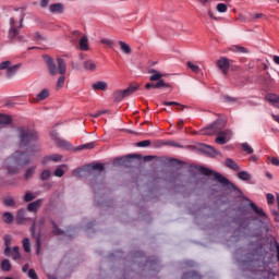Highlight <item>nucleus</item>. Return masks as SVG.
Returning a JSON list of instances; mask_svg holds the SVG:
<instances>
[{
  "instance_id": "nucleus-1",
  "label": "nucleus",
  "mask_w": 279,
  "mask_h": 279,
  "mask_svg": "<svg viewBox=\"0 0 279 279\" xmlns=\"http://www.w3.org/2000/svg\"><path fill=\"white\" fill-rule=\"evenodd\" d=\"M38 133L32 129H20V147H26V151H16L13 157L5 160V169L8 173L14 175L19 173V167L29 165V157L36 151H40V147L36 144Z\"/></svg>"
},
{
  "instance_id": "nucleus-2",
  "label": "nucleus",
  "mask_w": 279,
  "mask_h": 279,
  "mask_svg": "<svg viewBox=\"0 0 279 279\" xmlns=\"http://www.w3.org/2000/svg\"><path fill=\"white\" fill-rule=\"evenodd\" d=\"M198 171L203 175H214V180L219 182L222 186H226L229 191H239V187L234 185V183L230 182V180H228L226 177L221 175V173L215 172L203 166L198 168Z\"/></svg>"
},
{
  "instance_id": "nucleus-3",
  "label": "nucleus",
  "mask_w": 279,
  "mask_h": 279,
  "mask_svg": "<svg viewBox=\"0 0 279 279\" xmlns=\"http://www.w3.org/2000/svg\"><path fill=\"white\" fill-rule=\"evenodd\" d=\"M165 74L160 72H155L153 75L149 76V82L146 83L145 88L146 90H149L151 88H171V84L165 83Z\"/></svg>"
},
{
  "instance_id": "nucleus-4",
  "label": "nucleus",
  "mask_w": 279,
  "mask_h": 279,
  "mask_svg": "<svg viewBox=\"0 0 279 279\" xmlns=\"http://www.w3.org/2000/svg\"><path fill=\"white\" fill-rule=\"evenodd\" d=\"M138 88H141V85L138 83H131L126 89L117 90L113 94V99L114 101H123L125 97H130V95H134V93H136Z\"/></svg>"
},
{
  "instance_id": "nucleus-5",
  "label": "nucleus",
  "mask_w": 279,
  "mask_h": 279,
  "mask_svg": "<svg viewBox=\"0 0 279 279\" xmlns=\"http://www.w3.org/2000/svg\"><path fill=\"white\" fill-rule=\"evenodd\" d=\"M223 128H226V121L222 119H218L217 121L205 128L202 132L206 136H213V134H219L223 132Z\"/></svg>"
},
{
  "instance_id": "nucleus-6",
  "label": "nucleus",
  "mask_w": 279,
  "mask_h": 279,
  "mask_svg": "<svg viewBox=\"0 0 279 279\" xmlns=\"http://www.w3.org/2000/svg\"><path fill=\"white\" fill-rule=\"evenodd\" d=\"M217 134L218 136L216 137L215 143H217L218 145H226V143H228L232 136V131L225 130Z\"/></svg>"
},
{
  "instance_id": "nucleus-7",
  "label": "nucleus",
  "mask_w": 279,
  "mask_h": 279,
  "mask_svg": "<svg viewBox=\"0 0 279 279\" xmlns=\"http://www.w3.org/2000/svg\"><path fill=\"white\" fill-rule=\"evenodd\" d=\"M23 64L17 63L12 65L11 61H3L0 63V71H19V69H22Z\"/></svg>"
},
{
  "instance_id": "nucleus-8",
  "label": "nucleus",
  "mask_w": 279,
  "mask_h": 279,
  "mask_svg": "<svg viewBox=\"0 0 279 279\" xmlns=\"http://www.w3.org/2000/svg\"><path fill=\"white\" fill-rule=\"evenodd\" d=\"M43 198H38L37 201L29 203L27 205L28 213H38V208L43 206Z\"/></svg>"
},
{
  "instance_id": "nucleus-9",
  "label": "nucleus",
  "mask_w": 279,
  "mask_h": 279,
  "mask_svg": "<svg viewBox=\"0 0 279 279\" xmlns=\"http://www.w3.org/2000/svg\"><path fill=\"white\" fill-rule=\"evenodd\" d=\"M43 60L45 64L48 68V71H56V62L53 61V58L49 54H43Z\"/></svg>"
},
{
  "instance_id": "nucleus-10",
  "label": "nucleus",
  "mask_w": 279,
  "mask_h": 279,
  "mask_svg": "<svg viewBox=\"0 0 279 279\" xmlns=\"http://www.w3.org/2000/svg\"><path fill=\"white\" fill-rule=\"evenodd\" d=\"M4 251L3 254L4 256H10V253L12 252V247H10V245H12V235L10 234H5L4 235Z\"/></svg>"
},
{
  "instance_id": "nucleus-11",
  "label": "nucleus",
  "mask_w": 279,
  "mask_h": 279,
  "mask_svg": "<svg viewBox=\"0 0 279 279\" xmlns=\"http://www.w3.org/2000/svg\"><path fill=\"white\" fill-rule=\"evenodd\" d=\"M217 66L218 69H220L221 71H228V69H230V59L228 58H220L218 61H217Z\"/></svg>"
},
{
  "instance_id": "nucleus-12",
  "label": "nucleus",
  "mask_w": 279,
  "mask_h": 279,
  "mask_svg": "<svg viewBox=\"0 0 279 279\" xmlns=\"http://www.w3.org/2000/svg\"><path fill=\"white\" fill-rule=\"evenodd\" d=\"M266 101L271 104L275 108H279V96L277 94H267Z\"/></svg>"
},
{
  "instance_id": "nucleus-13",
  "label": "nucleus",
  "mask_w": 279,
  "mask_h": 279,
  "mask_svg": "<svg viewBox=\"0 0 279 279\" xmlns=\"http://www.w3.org/2000/svg\"><path fill=\"white\" fill-rule=\"evenodd\" d=\"M201 150H203L204 154H207V156H211V157L217 156V149H215V147L210 145L203 144L201 146Z\"/></svg>"
},
{
  "instance_id": "nucleus-14",
  "label": "nucleus",
  "mask_w": 279,
  "mask_h": 279,
  "mask_svg": "<svg viewBox=\"0 0 279 279\" xmlns=\"http://www.w3.org/2000/svg\"><path fill=\"white\" fill-rule=\"evenodd\" d=\"M49 10L52 14H62L64 12V5L62 3L50 4Z\"/></svg>"
},
{
  "instance_id": "nucleus-15",
  "label": "nucleus",
  "mask_w": 279,
  "mask_h": 279,
  "mask_svg": "<svg viewBox=\"0 0 279 279\" xmlns=\"http://www.w3.org/2000/svg\"><path fill=\"white\" fill-rule=\"evenodd\" d=\"M225 166L228 167V169H232V171H240L241 170L239 165L232 158H227L225 160Z\"/></svg>"
},
{
  "instance_id": "nucleus-16",
  "label": "nucleus",
  "mask_w": 279,
  "mask_h": 279,
  "mask_svg": "<svg viewBox=\"0 0 279 279\" xmlns=\"http://www.w3.org/2000/svg\"><path fill=\"white\" fill-rule=\"evenodd\" d=\"M250 207H251L252 210L255 213V215H258V217H262V219H265V217H267V215L265 214V211L263 210V208H259V207L256 206V204H254L253 202H250Z\"/></svg>"
},
{
  "instance_id": "nucleus-17",
  "label": "nucleus",
  "mask_w": 279,
  "mask_h": 279,
  "mask_svg": "<svg viewBox=\"0 0 279 279\" xmlns=\"http://www.w3.org/2000/svg\"><path fill=\"white\" fill-rule=\"evenodd\" d=\"M10 25H11V28L9 31V38L14 39L16 38V36H19V29L14 27V17L10 19Z\"/></svg>"
},
{
  "instance_id": "nucleus-18",
  "label": "nucleus",
  "mask_w": 279,
  "mask_h": 279,
  "mask_svg": "<svg viewBox=\"0 0 279 279\" xmlns=\"http://www.w3.org/2000/svg\"><path fill=\"white\" fill-rule=\"evenodd\" d=\"M3 206H7L8 208H15L16 207V201H14V197L12 196H5L2 199Z\"/></svg>"
},
{
  "instance_id": "nucleus-19",
  "label": "nucleus",
  "mask_w": 279,
  "mask_h": 279,
  "mask_svg": "<svg viewBox=\"0 0 279 279\" xmlns=\"http://www.w3.org/2000/svg\"><path fill=\"white\" fill-rule=\"evenodd\" d=\"M16 221L17 223H21L22 221H27V211L24 208L17 210Z\"/></svg>"
},
{
  "instance_id": "nucleus-20",
  "label": "nucleus",
  "mask_w": 279,
  "mask_h": 279,
  "mask_svg": "<svg viewBox=\"0 0 279 279\" xmlns=\"http://www.w3.org/2000/svg\"><path fill=\"white\" fill-rule=\"evenodd\" d=\"M20 250L21 248L19 246H14L13 248H11L9 256H11V258H13V260H21Z\"/></svg>"
},
{
  "instance_id": "nucleus-21",
  "label": "nucleus",
  "mask_w": 279,
  "mask_h": 279,
  "mask_svg": "<svg viewBox=\"0 0 279 279\" xmlns=\"http://www.w3.org/2000/svg\"><path fill=\"white\" fill-rule=\"evenodd\" d=\"M0 269L2 271H12V263H10V259H2L0 263Z\"/></svg>"
},
{
  "instance_id": "nucleus-22",
  "label": "nucleus",
  "mask_w": 279,
  "mask_h": 279,
  "mask_svg": "<svg viewBox=\"0 0 279 279\" xmlns=\"http://www.w3.org/2000/svg\"><path fill=\"white\" fill-rule=\"evenodd\" d=\"M12 123V117L0 113V125H10Z\"/></svg>"
},
{
  "instance_id": "nucleus-23",
  "label": "nucleus",
  "mask_w": 279,
  "mask_h": 279,
  "mask_svg": "<svg viewBox=\"0 0 279 279\" xmlns=\"http://www.w3.org/2000/svg\"><path fill=\"white\" fill-rule=\"evenodd\" d=\"M186 66L191 71H204V70H206V68L204 65L199 66L197 63H193L191 61L186 62Z\"/></svg>"
},
{
  "instance_id": "nucleus-24",
  "label": "nucleus",
  "mask_w": 279,
  "mask_h": 279,
  "mask_svg": "<svg viewBox=\"0 0 279 279\" xmlns=\"http://www.w3.org/2000/svg\"><path fill=\"white\" fill-rule=\"evenodd\" d=\"M120 49L123 53L126 56H130L132 53V48H130V45H128L125 41H119Z\"/></svg>"
},
{
  "instance_id": "nucleus-25",
  "label": "nucleus",
  "mask_w": 279,
  "mask_h": 279,
  "mask_svg": "<svg viewBox=\"0 0 279 279\" xmlns=\"http://www.w3.org/2000/svg\"><path fill=\"white\" fill-rule=\"evenodd\" d=\"M80 49L81 51H88V37L83 36L80 39Z\"/></svg>"
},
{
  "instance_id": "nucleus-26",
  "label": "nucleus",
  "mask_w": 279,
  "mask_h": 279,
  "mask_svg": "<svg viewBox=\"0 0 279 279\" xmlns=\"http://www.w3.org/2000/svg\"><path fill=\"white\" fill-rule=\"evenodd\" d=\"M230 49L233 53H248L247 48L239 45H234Z\"/></svg>"
},
{
  "instance_id": "nucleus-27",
  "label": "nucleus",
  "mask_w": 279,
  "mask_h": 279,
  "mask_svg": "<svg viewBox=\"0 0 279 279\" xmlns=\"http://www.w3.org/2000/svg\"><path fill=\"white\" fill-rule=\"evenodd\" d=\"M83 68L85 71H95V69H97V64L90 60H87L83 63Z\"/></svg>"
},
{
  "instance_id": "nucleus-28",
  "label": "nucleus",
  "mask_w": 279,
  "mask_h": 279,
  "mask_svg": "<svg viewBox=\"0 0 279 279\" xmlns=\"http://www.w3.org/2000/svg\"><path fill=\"white\" fill-rule=\"evenodd\" d=\"M238 178L239 180H243L244 182L252 180V175L247 171H240L238 173Z\"/></svg>"
},
{
  "instance_id": "nucleus-29",
  "label": "nucleus",
  "mask_w": 279,
  "mask_h": 279,
  "mask_svg": "<svg viewBox=\"0 0 279 279\" xmlns=\"http://www.w3.org/2000/svg\"><path fill=\"white\" fill-rule=\"evenodd\" d=\"M56 144L59 147H63V149H71V144L69 141L62 140L59 137V140L56 142Z\"/></svg>"
},
{
  "instance_id": "nucleus-30",
  "label": "nucleus",
  "mask_w": 279,
  "mask_h": 279,
  "mask_svg": "<svg viewBox=\"0 0 279 279\" xmlns=\"http://www.w3.org/2000/svg\"><path fill=\"white\" fill-rule=\"evenodd\" d=\"M64 71H60L59 72V78L57 82V88H63L64 87V80H66V77L64 76Z\"/></svg>"
},
{
  "instance_id": "nucleus-31",
  "label": "nucleus",
  "mask_w": 279,
  "mask_h": 279,
  "mask_svg": "<svg viewBox=\"0 0 279 279\" xmlns=\"http://www.w3.org/2000/svg\"><path fill=\"white\" fill-rule=\"evenodd\" d=\"M106 88H108V84H106L105 82H97L93 84L94 90H106Z\"/></svg>"
},
{
  "instance_id": "nucleus-32",
  "label": "nucleus",
  "mask_w": 279,
  "mask_h": 279,
  "mask_svg": "<svg viewBox=\"0 0 279 279\" xmlns=\"http://www.w3.org/2000/svg\"><path fill=\"white\" fill-rule=\"evenodd\" d=\"M2 219H3L4 223H12V221H14V216H12V213L5 211L2 215Z\"/></svg>"
},
{
  "instance_id": "nucleus-33",
  "label": "nucleus",
  "mask_w": 279,
  "mask_h": 279,
  "mask_svg": "<svg viewBox=\"0 0 279 279\" xmlns=\"http://www.w3.org/2000/svg\"><path fill=\"white\" fill-rule=\"evenodd\" d=\"M47 97H49V89L45 88L37 95V101H44Z\"/></svg>"
},
{
  "instance_id": "nucleus-34",
  "label": "nucleus",
  "mask_w": 279,
  "mask_h": 279,
  "mask_svg": "<svg viewBox=\"0 0 279 279\" xmlns=\"http://www.w3.org/2000/svg\"><path fill=\"white\" fill-rule=\"evenodd\" d=\"M57 64H58V71H66V63L64 62V59L57 58Z\"/></svg>"
},
{
  "instance_id": "nucleus-35",
  "label": "nucleus",
  "mask_w": 279,
  "mask_h": 279,
  "mask_svg": "<svg viewBox=\"0 0 279 279\" xmlns=\"http://www.w3.org/2000/svg\"><path fill=\"white\" fill-rule=\"evenodd\" d=\"M94 148H95V142H90V143L77 146L78 151H82V149H94Z\"/></svg>"
},
{
  "instance_id": "nucleus-36",
  "label": "nucleus",
  "mask_w": 279,
  "mask_h": 279,
  "mask_svg": "<svg viewBox=\"0 0 279 279\" xmlns=\"http://www.w3.org/2000/svg\"><path fill=\"white\" fill-rule=\"evenodd\" d=\"M163 106H178V110H184V108H186V106L181 105L180 102L177 101H165Z\"/></svg>"
},
{
  "instance_id": "nucleus-37",
  "label": "nucleus",
  "mask_w": 279,
  "mask_h": 279,
  "mask_svg": "<svg viewBox=\"0 0 279 279\" xmlns=\"http://www.w3.org/2000/svg\"><path fill=\"white\" fill-rule=\"evenodd\" d=\"M22 243H23L24 252H26L27 254L28 252H32V244L29 243L28 238H25Z\"/></svg>"
},
{
  "instance_id": "nucleus-38",
  "label": "nucleus",
  "mask_w": 279,
  "mask_h": 279,
  "mask_svg": "<svg viewBox=\"0 0 279 279\" xmlns=\"http://www.w3.org/2000/svg\"><path fill=\"white\" fill-rule=\"evenodd\" d=\"M46 160H52V162H60V160H62V155H50L48 157H46Z\"/></svg>"
},
{
  "instance_id": "nucleus-39",
  "label": "nucleus",
  "mask_w": 279,
  "mask_h": 279,
  "mask_svg": "<svg viewBox=\"0 0 279 279\" xmlns=\"http://www.w3.org/2000/svg\"><path fill=\"white\" fill-rule=\"evenodd\" d=\"M51 223L53 228V231H52L53 234H56L57 236H60V234H64V231L58 228V225H56V221H51Z\"/></svg>"
},
{
  "instance_id": "nucleus-40",
  "label": "nucleus",
  "mask_w": 279,
  "mask_h": 279,
  "mask_svg": "<svg viewBox=\"0 0 279 279\" xmlns=\"http://www.w3.org/2000/svg\"><path fill=\"white\" fill-rule=\"evenodd\" d=\"M51 178V171L50 170H44L40 174V180L46 182V180H49Z\"/></svg>"
},
{
  "instance_id": "nucleus-41",
  "label": "nucleus",
  "mask_w": 279,
  "mask_h": 279,
  "mask_svg": "<svg viewBox=\"0 0 279 279\" xmlns=\"http://www.w3.org/2000/svg\"><path fill=\"white\" fill-rule=\"evenodd\" d=\"M243 151H245L246 154H254V148H252V146H250V144L247 143H243L241 145Z\"/></svg>"
},
{
  "instance_id": "nucleus-42",
  "label": "nucleus",
  "mask_w": 279,
  "mask_h": 279,
  "mask_svg": "<svg viewBox=\"0 0 279 279\" xmlns=\"http://www.w3.org/2000/svg\"><path fill=\"white\" fill-rule=\"evenodd\" d=\"M217 12L225 13L228 12V5L226 3H218L216 5Z\"/></svg>"
},
{
  "instance_id": "nucleus-43",
  "label": "nucleus",
  "mask_w": 279,
  "mask_h": 279,
  "mask_svg": "<svg viewBox=\"0 0 279 279\" xmlns=\"http://www.w3.org/2000/svg\"><path fill=\"white\" fill-rule=\"evenodd\" d=\"M35 171H36V167L27 169L25 174H24V179L29 180V178H32L34 175Z\"/></svg>"
},
{
  "instance_id": "nucleus-44",
  "label": "nucleus",
  "mask_w": 279,
  "mask_h": 279,
  "mask_svg": "<svg viewBox=\"0 0 279 279\" xmlns=\"http://www.w3.org/2000/svg\"><path fill=\"white\" fill-rule=\"evenodd\" d=\"M92 171H99V173H101V171H104V165L101 163H93L90 166Z\"/></svg>"
},
{
  "instance_id": "nucleus-45",
  "label": "nucleus",
  "mask_w": 279,
  "mask_h": 279,
  "mask_svg": "<svg viewBox=\"0 0 279 279\" xmlns=\"http://www.w3.org/2000/svg\"><path fill=\"white\" fill-rule=\"evenodd\" d=\"M36 196L32 194V192H26L24 195V202L29 203V202H34V198Z\"/></svg>"
},
{
  "instance_id": "nucleus-46",
  "label": "nucleus",
  "mask_w": 279,
  "mask_h": 279,
  "mask_svg": "<svg viewBox=\"0 0 279 279\" xmlns=\"http://www.w3.org/2000/svg\"><path fill=\"white\" fill-rule=\"evenodd\" d=\"M151 145V141L145 140L136 143V147H149Z\"/></svg>"
},
{
  "instance_id": "nucleus-47",
  "label": "nucleus",
  "mask_w": 279,
  "mask_h": 279,
  "mask_svg": "<svg viewBox=\"0 0 279 279\" xmlns=\"http://www.w3.org/2000/svg\"><path fill=\"white\" fill-rule=\"evenodd\" d=\"M4 77L7 80H13V77H16V71H7V72H4Z\"/></svg>"
},
{
  "instance_id": "nucleus-48",
  "label": "nucleus",
  "mask_w": 279,
  "mask_h": 279,
  "mask_svg": "<svg viewBox=\"0 0 279 279\" xmlns=\"http://www.w3.org/2000/svg\"><path fill=\"white\" fill-rule=\"evenodd\" d=\"M27 277L29 279H38V275L36 274V270H34L33 268L28 269Z\"/></svg>"
},
{
  "instance_id": "nucleus-49",
  "label": "nucleus",
  "mask_w": 279,
  "mask_h": 279,
  "mask_svg": "<svg viewBox=\"0 0 279 279\" xmlns=\"http://www.w3.org/2000/svg\"><path fill=\"white\" fill-rule=\"evenodd\" d=\"M54 175L56 178H62V175H64V170H62V168H57L54 170Z\"/></svg>"
},
{
  "instance_id": "nucleus-50",
  "label": "nucleus",
  "mask_w": 279,
  "mask_h": 279,
  "mask_svg": "<svg viewBox=\"0 0 279 279\" xmlns=\"http://www.w3.org/2000/svg\"><path fill=\"white\" fill-rule=\"evenodd\" d=\"M82 171H84V169H75L73 170L72 175L74 178H82Z\"/></svg>"
},
{
  "instance_id": "nucleus-51",
  "label": "nucleus",
  "mask_w": 279,
  "mask_h": 279,
  "mask_svg": "<svg viewBox=\"0 0 279 279\" xmlns=\"http://www.w3.org/2000/svg\"><path fill=\"white\" fill-rule=\"evenodd\" d=\"M40 245H41L40 235H37L36 236V246H37L36 254H40Z\"/></svg>"
},
{
  "instance_id": "nucleus-52",
  "label": "nucleus",
  "mask_w": 279,
  "mask_h": 279,
  "mask_svg": "<svg viewBox=\"0 0 279 279\" xmlns=\"http://www.w3.org/2000/svg\"><path fill=\"white\" fill-rule=\"evenodd\" d=\"M266 197H267V203L268 204H274V202H276V197L274 196V194H267L266 195Z\"/></svg>"
},
{
  "instance_id": "nucleus-53",
  "label": "nucleus",
  "mask_w": 279,
  "mask_h": 279,
  "mask_svg": "<svg viewBox=\"0 0 279 279\" xmlns=\"http://www.w3.org/2000/svg\"><path fill=\"white\" fill-rule=\"evenodd\" d=\"M225 101H227V104L236 102V101H239V98H234V97H230V96H225Z\"/></svg>"
},
{
  "instance_id": "nucleus-54",
  "label": "nucleus",
  "mask_w": 279,
  "mask_h": 279,
  "mask_svg": "<svg viewBox=\"0 0 279 279\" xmlns=\"http://www.w3.org/2000/svg\"><path fill=\"white\" fill-rule=\"evenodd\" d=\"M101 44L106 45V47H112V45H114V43L110 39H101Z\"/></svg>"
},
{
  "instance_id": "nucleus-55",
  "label": "nucleus",
  "mask_w": 279,
  "mask_h": 279,
  "mask_svg": "<svg viewBox=\"0 0 279 279\" xmlns=\"http://www.w3.org/2000/svg\"><path fill=\"white\" fill-rule=\"evenodd\" d=\"M50 136L54 143L60 138V135L56 131H51Z\"/></svg>"
},
{
  "instance_id": "nucleus-56",
  "label": "nucleus",
  "mask_w": 279,
  "mask_h": 279,
  "mask_svg": "<svg viewBox=\"0 0 279 279\" xmlns=\"http://www.w3.org/2000/svg\"><path fill=\"white\" fill-rule=\"evenodd\" d=\"M207 14H208V16H209L210 19H214V21H219V17H216V16H215V13H213L211 10H209V11L207 12Z\"/></svg>"
},
{
  "instance_id": "nucleus-57",
  "label": "nucleus",
  "mask_w": 279,
  "mask_h": 279,
  "mask_svg": "<svg viewBox=\"0 0 279 279\" xmlns=\"http://www.w3.org/2000/svg\"><path fill=\"white\" fill-rule=\"evenodd\" d=\"M47 5H49V0H41L40 1V7L41 8H47Z\"/></svg>"
},
{
  "instance_id": "nucleus-58",
  "label": "nucleus",
  "mask_w": 279,
  "mask_h": 279,
  "mask_svg": "<svg viewBox=\"0 0 279 279\" xmlns=\"http://www.w3.org/2000/svg\"><path fill=\"white\" fill-rule=\"evenodd\" d=\"M177 128H178V130H182L183 128H184V121H179L178 123H177Z\"/></svg>"
},
{
  "instance_id": "nucleus-59",
  "label": "nucleus",
  "mask_w": 279,
  "mask_h": 279,
  "mask_svg": "<svg viewBox=\"0 0 279 279\" xmlns=\"http://www.w3.org/2000/svg\"><path fill=\"white\" fill-rule=\"evenodd\" d=\"M193 276H195V272H187L183 275V279L193 278Z\"/></svg>"
},
{
  "instance_id": "nucleus-60",
  "label": "nucleus",
  "mask_w": 279,
  "mask_h": 279,
  "mask_svg": "<svg viewBox=\"0 0 279 279\" xmlns=\"http://www.w3.org/2000/svg\"><path fill=\"white\" fill-rule=\"evenodd\" d=\"M28 269H29V264H25V265L22 267L23 274H27Z\"/></svg>"
},
{
  "instance_id": "nucleus-61",
  "label": "nucleus",
  "mask_w": 279,
  "mask_h": 279,
  "mask_svg": "<svg viewBox=\"0 0 279 279\" xmlns=\"http://www.w3.org/2000/svg\"><path fill=\"white\" fill-rule=\"evenodd\" d=\"M101 114H106V111H98L97 113L93 114L94 119H98Z\"/></svg>"
},
{
  "instance_id": "nucleus-62",
  "label": "nucleus",
  "mask_w": 279,
  "mask_h": 279,
  "mask_svg": "<svg viewBox=\"0 0 279 279\" xmlns=\"http://www.w3.org/2000/svg\"><path fill=\"white\" fill-rule=\"evenodd\" d=\"M271 163L275 165V167H278L279 166V159L278 158H272L271 159Z\"/></svg>"
},
{
  "instance_id": "nucleus-63",
  "label": "nucleus",
  "mask_w": 279,
  "mask_h": 279,
  "mask_svg": "<svg viewBox=\"0 0 279 279\" xmlns=\"http://www.w3.org/2000/svg\"><path fill=\"white\" fill-rule=\"evenodd\" d=\"M276 253H277V260H279V244L277 243V245H276Z\"/></svg>"
},
{
  "instance_id": "nucleus-64",
  "label": "nucleus",
  "mask_w": 279,
  "mask_h": 279,
  "mask_svg": "<svg viewBox=\"0 0 279 279\" xmlns=\"http://www.w3.org/2000/svg\"><path fill=\"white\" fill-rule=\"evenodd\" d=\"M274 62H275V64H279V57L278 56L274 57Z\"/></svg>"
}]
</instances>
